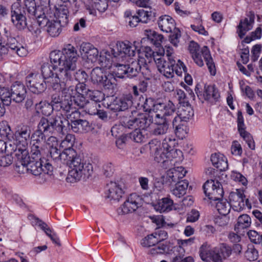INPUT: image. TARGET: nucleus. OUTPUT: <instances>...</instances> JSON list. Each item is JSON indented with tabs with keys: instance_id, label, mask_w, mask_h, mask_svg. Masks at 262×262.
<instances>
[{
	"instance_id": "nucleus-41",
	"label": "nucleus",
	"mask_w": 262,
	"mask_h": 262,
	"mask_svg": "<svg viewBox=\"0 0 262 262\" xmlns=\"http://www.w3.org/2000/svg\"><path fill=\"white\" fill-rule=\"evenodd\" d=\"M35 106L37 111H40L43 115L48 117L47 118L52 116L50 115L53 111L55 110V106L46 101L42 102L41 101L39 103H36Z\"/></svg>"
},
{
	"instance_id": "nucleus-12",
	"label": "nucleus",
	"mask_w": 262,
	"mask_h": 262,
	"mask_svg": "<svg viewBox=\"0 0 262 262\" xmlns=\"http://www.w3.org/2000/svg\"><path fill=\"white\" fill-rule=\"evenodd\" d=\"M143 203V199L137 193H132L117 210L119 215H124L135 211L141 207Z\"/></svg>"
},
{
	"instance_id": "nucleus-49",
	"label": "nucleus",
	"mask_w": 262,
	"mask_h": 262,
	"mask_svg": "<svg viewBox=\"0 0 262 262\" xmlns=\"http://www.w3.org/2000/svg\"><path fill=\"white\" fill-rule=\"evenodd\" d=\"M93 102H90V104L96 105L97 102H99L103 99V94L99 91L90 90L86 95Z\"/></svg>"
},
{
	"instance_id": "nucleus-6",
	"label": "nucleus",
	"mask_w": 262,
	"mask_h": 262,
	"mask_svg": "<svg viewBox=\"0 0 262 262\" xmlns=\"http://www.w3.org/2000/svg\"><path fill=\"white\" fill-rule=\"evenodd\" d=\"M51 65L48 62H44L41 66V71L43 79H47V82L50 83L53 90L56 92H62L64 94L68 93L70 88L68 87L67 82L71 80H63L59 77V66L55 67L53 63Z\"/></svg>"
},
{
	"instance_id": "nucleus-53",
	"label": "nucleus",
	"mask_w": 262,
	"mask_h": 262,
	"mask_svg": "<svg viewBox=\"0 0 262 262\" xmlns=\"http://www.w3.org/2000/svg\"><path fill=\"white\" fill-rule=\"evenodd\" d=\"M107 0H92L91 7L93 9H96L100 12H103L107 8Z\"/></svg>"
},
{
	"instance_id": "nucleus-20",
	"label": "nucleus",
	"mask_w": 262,
	"mask_h": 262,
	"mask_svg": "<svg viewBox=\"0 0 262 262\" xmlns=\"http://www.w3.org/2000/svg\"><path fill=\"white\" fill-rule=\"evenodd\" d=\"M149 145L150 154L154 157L155 161L162 163L168 162L169 155L161 147L160 142L153 140L149 143Z\"/></svg>"
},
{
	"instance_id": "nucleus-52",
	"label": "nucleus",
	"mask_w": 262,
	"mask_h": 262,
	"mask_svg": "<svg viewBox=\"0 0 262 262\" xmlns=\"http://www.w3.org/2000/svg\"><path fill=\"white\" fill-rule=\"evenodd\" d=\"M120 123L126 128L134 129L137 128L136 117H123L120 120Z\"/></svg>"
},
{
	"instance_id": "nucleus-27",
	"label": "nucleus",
	"mask_w": 262,
	"mask_h": 262,
	"mask_svg": "<svg viewBox=\"0 0 262 262\" xmlns=\"http://www.w3.org/2000/svg\"><path fill=\"white\" fill-rule=\"evenodd\" d=\"M70 88V90L68 91H73V89L72 87L68 86ZM59 92V93H60ZM63 94L65 95L64 98L62 99L60 97L59 95L58 94H53L51 96V101L50 103L53 106H55V110L58 111L60 110H62L63 111H68V108H69V102L68 99V94L63 93L61 92Z\"/></svg>"
},
{
	"instance_id": "nucleus-42",
	"label": "nucleus",
	"mask_w": 262,
	"mask_h": 262,
	"mask_svg": "<svg viewBox=\"0 0 262 262\" xmlns=\"http://www.w3.org/2000/svg\"><path fill=\"white\" fill-rule=\"evenodd\" d=\"M71 128L75 133L87 132L90 128L89 123L86 120L77 119L71 124Z\"/></svg>"
},
{
	"instance_id": "nucleus-45",
	"label": "nucleus",
	"mask_w": 262,
	"mask_h": 262,
	"mask_svg": "<svg viewBox=\"0 0 262 262\" xmlns=\"http://www.w3.org/2000/svg\"><path fill=\"white\" fill-rule=\"evenodd\" d=\"M251 224L250 217L246 214L240 215L237 219V224L235 226V229L239 231L241 229H244L249 227Z\"/></svg>"
},
{
	"instance_id": "nucleus-58",
	"label": "nucleus",
	"mask_w": 262,
	"mask_h": 262,
	"mask_svg": "<svg viewBox=\"0 0 262 262\" xmlns=\"http://www.w3.org/2000/svg\"><path fill=\"white\" fill-rule=\"evenodd\" d=\"M78 110L77 108H73L70 109L69 111H64L67 113V117L71 121V124H73L74 121L79 119L80 117V114L78 111Z\"/></svg>"
},
{
	"instance_id": "nucleus-39",
	"label": "nucleus",
	"mask_w": 262,
	"mask_h": 262,
	"mask_svg": "<svg viewBox=\"0 0 262 262\" xmlns=\"http://www.w3.org/2000/svg\"><path fill=\"white\" fill-rule=\"evenodd\" d=\"M173 204V201L170 198L166 197L159 201L156 205V208L161 212H168L172 210Z\"/></svg>"
},
{
	"instance_id": "nucleus-61",
	"label": "nucleus",
	"mask_w": 262,
	"mask_h": 262,
	"mask_svg": "<svg viewBox=\"0 0 262 262\" xmlns=\"http://www.w3.org/2000/svg\"><path fill=\"white\" fill-rule=\"evenodd\" d=\"M13 162V158L9 154H0V166L7 167Z\"/></svg>"
},
{
	"instance_id": "nucleus-32",
	"label": "nucleus",
	"mask_w": 262,
	"mask_h": 262,
	"mask_svg": "<svg viewBox=\"0 0 262 262\" xmlns=\"http://www.w3.org/2000/svg\"><path fill=\"white\" fill-rule=\"evenodd\" d=\"M204 97L211 103L216 102L220 97V93L214 85H205Z\"/></svg>"
},
{
	"instance_id": "nucleus-13",
	"label": "nucleus",
	"mask_w": 262,
	"mask_h": 262,
	"mask_svg": "<svg viewBox=\"0 0 262 262\" xmlns=\"http://www.w3.org/2000/svg\"><path fill=\"white\" fill-rule=\"evenodd\" d=\"M203 189L205 195L210 200L217 201L222 199L223 196V189L221 183L217 181L208 180L204 184Z\"/></svg>"
},
{
	"instance_id": "nucleus-5",
	"label": "nucleus",
	"mask_w": 262,
	"mask_h": 262,
	"mask_svg": "<svg viewBox=\"0 0 262 262\" xmlns=\"http://www.w3.org/2000/svg\"><path fill=\"white\" fill-rule=\"evenodd\" d=\"M15 155L17 158L16 167L18 169L19 172H30L35 176H41L45 179L52 175L53 167L50 163H46L42 168L41 160H31L29 153L26 156L19 153H16Z\"/></svg>"
},
{
	"instance_id": "nucleus-2",
	"label": "nucleus",
	"mask_w": 262,
	"mask_h": 262,
	"mask_svg": "<svg viewBox=\"0 0 262 262\" xmlns=\"http://www.w3.org/2000/svg\"><path fill=\"white\" fill-rule=\"evenodd\" d=\"M57 157L52 159L55 163L66 164L71 168L67 177L70 182L79 181L82 178L88 179L93 172L92 165L86 162L73 148H64L62 151L59 149Z\"/></svg>"
},
{
	"instance_id": "nucleus-33",
	"label": "nucleus",
	"mask_w": 262,
	"mask_h": 262,
	"mask_svg": "<svg viewBox=\"0 0 262 262\" xmlns=\"http://www.w3.org/2000/svg\"><path fill=\"white\" fill-rule=\"evenodd\" d=\"M173 127L174 128L176 135L180 139H183L187 134V126L182 123L178 117H173L172 120Z\"/></svg>"
},
{
	"instance_id": "nucleus-56",
	"label": "nucleus",
	"mask_w": 262,
	"mask_h": 262,
	"mask_svg": "<svg viewBox=\"0 0 262 262\" xmlns=\"http://www.w3.org/2000/svg\"><path fill=\"white\" fill-rule=\"evenodd\" d=\"M170 33L171 34L169 35V40L174 46L177 47L181 36V31L179 28H176Z\"/></svg>"
},
{
	"instance_id": "nucleus-29",
	"label": "nucleus",
	"mask_w": 262,
	"mask_h": 262,
	"mask_svg": "<svg viewBox=\"0 0 262 262\" xmlns=\"http://www.w3.org/2000/svg\"><path fill=\"white\" fill-rule=\"evenodd\" d=\"M194 115L193 110L189 103L181 104L178 108V114L175 112L173 117H178L180 121L187 122Z\"/></svg>"
},
{
	"instance_id": "nucleus-37",
	"label": "nucleus",
	"mask_w": 262,
	"mask_h": 262,
	"mask_svg": "<svg viewBox=\"0 0 262 262\" xmlns=\"http://www.w3.org/2000/svg\"><path fill=\"white\" fill-rule=\"evenodd\" d=\"M186 173V170L182 167H178L177 169H173L168 171L167 173V180L170 183H178L180 182V179L183 178Z\"/></svg>"
},
{
	"instance_id": "nucleus-64",
	"label": "nucleus",
	"mask_w": 262,
	"mask_h": 262,
	"mask_svg": "<svg viewBox=\"0 0 262 262\" xmlns=\"http://www.w3.org/2000/svg\"><path fill=\"white\" fill-rule=\"evenodd\" d=\"M73 76H74L75 80L79 82H85L88 78V74L83 70H78L77 72L74 71Z\"/></svg>"
},
{
	"instance_id": "nucleus-46",
	"label": "nucleus",
	"mask_w": 262,
	"mask_h": 262,
	"mask_svg": "<svg viewBox=\"0 0 262 262\" xmlns=\"http://www.w3.org/2000/svg\"><path fill=\"white\" fill-rule=\"evenodd\" d=\"M163 241V238H160L157 235V233H153L143 238L141 244L144 247L155 246L157 243Z\"/></svg>"
},
{
	"instance_id": "nucleus-19",
	"label": "nucleus",
	"mask_w": 262,
	"mask_h": 262,
	"mask_svg": "<svg viewBox=\"0 0 262 262\" xmlns=\"http://www.w3.org/2000/svg\"><path fill=\"white\" fill-rule=\"evenodd\" d=\"M65 4L58 5L55 6L54 15L57 21H60L63 27L69 23V5L74 3L77 0H61Z\"/></svg>"
},
{
	"instance_id": "nucleus-15",
	"label": "nucleus",
	"mask_w": 262,
	"mask_h": 262,
	"mask_svg": "<svg viewBox=\"0 0 262 262\" xmlns=\"http://www.w3.org/2000/svg\"><path fill=\"white\" fill-rule=\"evenodd\" d=\"M26 84L34 94H40L47 88L43 78L38 73H31L26 77Z\"/></svg>"
},
{
	"instance_id": "nucleus-28",
	"label": "nucleus",
	"mask_w": 262,
	"mask_h": 262,
	"mask_svg": "<svg viewBox=\"0 0 262 262\" xmlns=\"http://www.w3.org/2000/svg\"><path fill=\"white\" fill-rule=\"evenodd\" d=\"M6 45L10 50V53H15L20 57L25 56L27 54V50L14 37L8 38Z\"/></svg>"
},
{
	"instance_id": "nucleus-51",
	"label": "nucleus",
	"mask_w": 262,
	"mask_h": 262,
	"mask_svg": "<svg viewBox=\"0 0 262 262\" xmlns=\"http://www.w3.org/2000/svg\"><path fill=\"white\" fill-rule=\"evenodd\" d=\"M0 135L3 138L10 140L11 137V129L6 121L0 122Z\"/></svg>"
},
{
	"instance_id": "nucleus-3",
	"label": "nucleus",
	"mask_w": 262,
	"mask_h": 262,
	"mask_svg": "<svg viewBox=\"0 0 262 262\" xmlns=\"http://www.w3.org/2000/svg\"><path fill=\"white\" fill-rule=\"evenodd\" d=\"M78 57L77 50L71 44L65 45L61 51H53L50 55L51 63L59 66L57 75L63 80L72 79Z\"/></svg>"
},
{
	"instance_id": "nucleus-60",
	"label": "nucleus",
	"mask_w": 262,
	"mask_h": 262,
	"mask_svg": "<svg viewBox=\"0 0 262 262\" xmlns=\"http://www.w3.org/2000/svg\"><path fill=\"white\" fill-rule=\"evenodd\" d=\"M140 22L143 23H147L150 19L151 12L144 11V10H139L137 12Z\"/></svg>"
},
{
	"instance_id": "nucleus-24",
	"label": "nucleus",
	"mask_w": 262,
	"mask_h": 262,
	"mask_svg": "<svg viewBox=\"0 0 262 262\" xmlns=\"http://www.w3.org/2000/svg\"><path fill=\"white\" fill-rule=\"evenodd\" d=\"M24 4L29 16L36 21L45 14L42 7L37 6L35 0H24Z\"/></svg>"
},
{
	"instance_id": "nucleus-11",
	"label": "nucleus",
	"mask_w": 262,
	"mask_h": 262,
	"mask_svg": "<svg viewBox=\"0 0 262 262\" xmlns=\"http://www.w3.org/2000/svg\"><path fill=\"white\" fill-rule=\"evenodd\" d=\"M153 52V59L157 64L159 72L167 78H172L173 77L174 66L176 63L175 60L173 57L168 58L166 61L164 56L159 55L157 53Z\"/></svg>"
},
{
	"instance_id": "nucleus-30",
	"label": "nucleus",
	"mask_w": 262,
	"mask_h": 262,
	"mask_svg": "<svg viewBox=\"0 0 262 262\" xmlns=\"http://www.w3.org/2000/svg\"><path fill=\"white\" fill-rule=\"evenodd\" d=\"M158 24L160 29L166 33L172 32V30L176 28L174 20L169 15L160 16Z\"/></svg>"
},
{
	"instance_id": "nucleus-48",
	"label": "nucleus",
	"mask_w": 262,
	"mask_h": 262,
	"mask_svg": "<svg viewBox=\"0 0 262 262\" xmlns=\"http://www.w3.org/2000/svg\"><path fill=\"white\" fill-rule=\"evenodd\" d=\"M0 98L4 105L9 106L11 104L12 99L11 98V89L3 86L0 88Z\"/></svg>"
},
{
	"instance_id": "nucleus-1",
	"label": "nucleus",
	"mask_w": 262,
	"mask_h": 262,
	"mask_svg": "<svg viewBox=\"0 0 262 262\" xmlns=\"http://www.w3.org/2000/svg\"><path fill=\"white\" fill-rule=\"evenodd\" d=\"M114 61L117 69L116 76L123 78L136 77L139 72L147 79L151 76L148 63L145 58L147 55L140 52L138 47L129 42H119L116 47L112 50Z\"/></svg>"
},
{
	"instance_id": "nucleus-17",
	"label": "nucleus",
	"mask_w": 262,
	"mask_h": 262,
	"mask_svg": "<svg viewBox=\"0 0 262 262\" xmlns=\"http://www.w3.org/2000/svg\"><path fill=\"white\" fill-rule=\"evenodd\" d=\"M201 54L200 52L191 55L195 63L199 67H202L204 65L203 61L202 59V55L206 63L208 68L212 75L215 74V68L213 61L212 58L211 56L210 51L207 46H204L201 50Z\"/></svg>"
},
{
	"instance_id": "nucleus-7",
	"label": "nucleus",
	"mask_w": 262,
	"mask_h": 262,
	"mask_svg": "<svg viewBox=\"0 0 262 262\" xmlns=\"http://www.w3.org/2000/svg\"><path fill=\"white\" fill-rule=\"evenodd\" d=\"M168 111H165L162 114H156L152 122L155 126L151 131L155 136H161L166 134L169 128V122L171 121L175 115V108L171 109L168 107Z\"/></svg>"
},
{
	"instance_id": "nucleus-35",
	"label": "nucleus",
	"mask_w": 262,
	"mask_h": 262,
	"mask_svg": "<svg viewBox=\"0 0 262 262\" xmlns=\"http://www.w3.org/2000/svg\"><path fill=\"white\" fill-rule=\"evenodd\" d=\"M218 252L215 247H212L207 243L203 244L200 249V255L201 259L205 261H208L212 256Z\"/></svg>"
},
{
	"instance_id": "nucleus-62",
	"label": "nucleus",
	"mask_w": 262,
	"mask_h": 262,
	"mask_svg": "<svg viewBox=\"0 0 262 262\" xmlns=\"http://www.w3.org/2000/svg\"><path fill=\"white\" fill-rule=\"evenodd\" d=\"M175 97L179 101L180 105L189 103L186 100V96L185 92L181 89H177L174 93Z\"/></svg>"
},
{
	"instance_id": "nucleus-4",
	"label": "nucleus",
	"mask_w": 262,
	"mask_h": 262,
	"mask_svg": "<svg viewBox=\"0 0 262 262\" xmlns=\"http://www.w3.org/2000/svg\"><path fill=\"white\" fill-rule=\"evenodd\" d=\"M66 124L69 125V121L60 113L53 114L48 118H41L38 124L37 129L32 135L31 145L44 146L46 135L53 134L56 132L64 134L67 130Z\"/></svg>"
},
{
	"instance_id": "nucleus-14",
	"label": "nucleus",
	"mask_w": 262,
	"mask_h": 262,
	"mask_svg": "<svg viewBox=\"0 0 262 262\" xmlns=\"http://www.w3.org/2000/svg\"><path fill=\"white\" fill-rule=\"evenodd\" d=\"M229 203L233 209L236 211H241L245 205L251 208V204L248 199H245V195L243 190L236 189V191L231 192L229 195Z\"/></svg>"
},
{
	"instance_id": "nucleus-57",
	"label": "nucleus",
	"mask_w": 262,
	"mask_h": 262,
	"mask_svg": "<svg viewBox=\"0 0 262 262\" xmlns=\"http://www.w3.org/2000/svg\"><path fill=\"white\" fill-rule=\"evenodd\" d=\"M245 256L249 261H254L257 259L258 253L254 247H248L245 252Z\"/></svg>"
},
{
	"instance_id": "nucleus-47",
	"label": "nucleus",
	"mask_w": 262,
	"mask_h": 262,
	"mask_svg": "<svg viewBox=\"0 0 262 262\" xmlns=\"http://www.w3.org/2000/svg\"><path fill=\"white\" fill-rule=\"evenodd\" d=\"M212 205H215V207L221 215H228L230 210L231 206L229 202H227L226 200L224 201L222 199Z\"/></svg>"
},
{
	"instance_id": "nucleus-18",
	"label": "nucleus",
	"mask_w": 262,
	"mask_h": 262,
	"mask_svg": "<svg viewBox=\"0 0 262 262\" xmlns=\"http://www.w3.org/2000/svg\"><path fill=\"white\" fill-rule=\"evenodd\" d=\"M40 28H46L48 34L52 37L59 35L61 31V27H63L60 21L57 20H50L45 14L37 21Z\"/></svg>"
},
{
	"instance_id": "nucleus-21",
	"label": "nucleus",
	"mask_w": 262,
	"mask_h": 262,
	"mask_svg": "<svg viewBox=\"0 0 262 262\" xmlns=\"http://www.w3.org/2000/svg\"><path fill=\"white\" fill-rule=\"evenodd\" d=\"M247 16L248 17L241 19L239 25L237 26V33L240 38H243L246 33L252 29L254 23L255 14L254 12L252 11L249 12Z\"/></svg>"
},
{
	"instance_id": "nucleus-22",
	"label": "nucleus",
	"mask_w": 262,
	"mask_h": 262,
	"mask_svg": "<svg viewBox=\"0 0 262 262\" xmlns=\"http://www.w3.org/2000/svg\"><path fill=\"white\" fill-rule=\"evenodd\" d=\"M27 96L26 86L20 82L16 81L11 85V98L16 103L23 102Z\"/></svg>"
},
{
	"instance_id": "nucleus-59",
	"label": "nucleus",
	"mask_w": 262,
	"mask_h": 262,
	"mask_svg": "<svg viewBox=\"0 0 262 262\" xmlns=\"http://www.w3.org/2000/svg\"><path fill=\"white\" fill-rule=\"evenodd\" d=\"M173 68L174 72L178 76H182L183 73H184V75H186V73L187 72V68L183 62H182L180 60H178L177 64L175 63Z\"/></svg>"
},
{
	"instance_id": "nucleus-40",
	"label": "nucleus",
	"mask_w": 262,
	"mask_h": 262,
	"mask_svg": "<svg viewBox=\"0 0 262 262\" xmlns=\"http://www.w3.org/2000/svg\"><path fill=\"white\" fill-rule=\"evenodd\" d=\"M46 144L49 147V152L50 154V157L51 159L53 157L57 158L58 150H59L58 148V142L56 138L53 136L49 137L47 140H46Z\"/></svg>"
},
{
	"instance_id": "nucleus-16",
	"label": "nucleus",
	"mask_w": 262,
	"mask_h": 262,
	"mask_svg": "<svg viewBox=\"0 0 262 262\" xmlns=\"http://www.w3.org/2000/svg\"><path fill=\"white\" fill-rule=\"evenodd\" d=\"M168 107H170L171 110L175 108L174 104L171 101H168L166 103H161L155 101L151 98H146L143 104V110L145 112L149 113L151 111L155 113L159 112L158 114L165 113L166 110L168 111Z\"/></svg>"
},
{
	"instance_id": "nucleus-31",
	"label": "nucleus",
	"mask_w": 262,
	"mask_h": 262,
	"mask_svg": "<svg viewBox=\"0 0 262 262\" xmlns=\"http://www.w3.org/2000/svg\"><path fill=\"white\" fill-rule=\"evenodd\" d=\"M108 190L106 197L111 200L119 201L122 198L123 190L116 182H111L107 184Z\"/></svg>"
},
{
	"instance_id": "nucleus-26",
	"label": "nucleus",
	"mask_w": 262,
	"mask_h": 262,
	"mask_svg": "<svg viewBox=\"0 0 262 262\" xmlns=\"http://www.w3.org/2000/svg\"><path fill=\"white\" fill-rule=\"evenodd\" d=\"M133 104V97L130 94L116 98L110 105L111 109L114 111H123L127 110Z\"/></svg>"
},
{
	"instance_id": "nucleus-43",
	"label": "nucleus",
	"mask_w": 262,
	"mask_h": 262,
	"mask_svg": "<svg viewBox=\"0 0 262 262\" xmlns=\"http://www.w3.org/2000/svg\"><path fill=\"white\" fill-rule=\"evenodd\" d=\"M44 146H40L32 144L31 146L30 159L35 160H41L45 155Z\"/></svg>"
},
{
	"instance_id": "nucleus-54",
	"label": "nucleus",
	"mask_w": 262,
	"mask_h": 262,
	"mask_svg": "<svg viewBox=\"0 0 262 262\" xmlns=\"http://www.w3.org/2000/svg\"><path fill=\"white\" fill-rule=\"evenodd\" d=\"M129 138L136 142L141 143L145 139V136L142 130L136 128L129 134Z\"/></svg>"
},
{
	"instance_id": "nucleus-63",
	"label": "nucleus",
	"mask_w": 262,
	"mask_h": 262,
	"mask_svg": "<svg viewBox=\"0 0 262 262\" xmlns=\"http://www.w3.org/2000/svg\"><path fill=\"white\" fill-rule=\"evenodd\" d=\"M229 220V217L227 215H221L215 218L214 222L219 226L225 227L228 224Z\"/></svg>"
},
{
	"instance_id": "nucleus-36",
	"label": "nucleus",
	"mask_w": 262,
	"mask_h": 262,
	"mask_svg": "<svg viewBox=\"0 0 262 262\" xmlns=\"http://www.w3.org/2000/svg\"><path fill=\"white\" fill-rule=\"evenodd\" d=\"M212 165L220 171H224L228 168L227 158L222 155L212 154L210 158Z\"/></svg>"
},
{
	"instance_id": "nucleus-9",
	"label": "nucleus",
	"mask_w": 262,
	"mask_h": 262,
	"mask_svg": "<svg viewBox=\"0 0 262 262\" xmlns=\"http://www.w3.org/2000/svg\"><path fill=\"white\" fill-rule=\"evenodd\" d=\"M31 134V128L29 126L23 125L18 126L13 134L12 138L16 141L17 149L16 153L26 156L28 154L27 150Z\"/></svg>"
},
{
	"instance_id": "nucleus-34",
	"label": "nucleus",
	"mask_w": 262,
	"mask_h": 262,
	"mask_svg": "<svg viewBox=\"0 0 262 262\" xmlns=\"http://www.w3.org/2000/svg\"><path fill=\"white\" fill-rule=\"evenodd\" d=\"M137 128L143 130L152 123L154 118L149 114H139L136 117ZM145 132V130H144Z\"/></svg>"
},
{
	"instance_id": "nucleus-50",
	"label": "nucleus",
	"mask_w": 262,
	"mask_h": 262,
	"mask_svg": "<svg viewBox=\"0 0 262 262\" xmlns=\"http://www.w3.org/2000/svg\"><path fill=\"white\" fill-rule=\"evenodd\" d=\"M155 247L150 250L151 254H162L168 250L169 247L167 242H160Z\"/></svg>"
},
{
	"instance_id": "nucleus-10",
	"label": "nucleus",
	"mask_w": 262,
	"mask_h": 262,
	"mask_svg": "<svg viewBox=\"0 0 262 262\" xmlns=\"http://www.w3.org/2000/svg\"><path fill=\"white\" fill-rule=\"evenodd\" d=\"M10 16L12 23L18 30H22L27 27L26 12L19 3H14L11 5Z\"/></svg>"
},
{
	"instance_id": "nucleus-55",
	"label": "nucleus",
	"mask_w": 262,
	"mask_h": 262,
	"mask_svg": "<svg viewBox=\"0 0 262 262\" xmlns=\"http://www.w3.org/2000/svg\"><path fill=\"white\" fill-rule=\"evenodd\" d=\"M75 138L74 135L72 134H67L64 139L60 143V147L63 149L67 148H72L74 144Z\"/></svg>"
},
{
	"instance_id": "nucleus-8",
	"label": "nucleus",
	"mask_w": 262,
	"mask_h": 262,
	"mask_svg": "<svg viewBox=\"0 0 262 262\" xmlns=\"http://www.w3.org/2000/svg\"><path fill=\"white\" fill-rule=\"evenodd\" d=\"M92 82L104 89L112 90L116 85V79L113 74L106 73L101 68H94L90 74Z\"/></svg>"
},
{
	"instance_id": "nucleus-38",
	"label": "nucleus",
	"mask_w": 262,
	"mask_h": 262,
	"mask_svg": "<svg viewBox=\"0 0 262 262\" xmlns=\"http://www.w3.org/2000/svg\"><path fill=\"white\" fill-rule=\"evenodd\" d=\"M188 184L189 183L186 180L178 182L175 187L171 190L172 193L177 198H181L186 194Z\"/></svg>"
},
{
	"instance_id": "nucleus-23",
	"label": "nucleus",
	"mask_w": 262,
	"mask_h": 262,
	"mask_svg": "<svg viewBox=\"0 0 262 262\" xmlns=\"http://www.w3.org/2000/svg\"><path fill=\"white\" fill-rule=\"evenodd\" d=\"M68 99L69 102V108L70 109L76 108L77 109L84 108L87 105H90V102L85 98L84 95L80 94L71 93L70 91L68 94Z\"/></svg>"
},
{
	"instance_id": "nucleus-44",
	"label": "nucleus",
	"mask_w": 262,
	"mask_h": 262,
	"mask_svg": "<svg viewBox=\"0 0 262 262\" xmlns=\"http://www.w3.org/2000/svg\"><path fill=\"white\" fill-rule=\"evenodd\" d=\"M144 34L156 47H159L160 46L163 39V37L162 35L159 34L155 31L151 30H145L144 31Z\"/></svg>"
},
{
	"instance_id": "nucleus-25",
	"label": "nucleus",
	"mask_w": 262,
	"mask_h": 262,
	"mask_svg": "<svg viewBox=\"0 0 262 262\" xmlns=\"http://www.w3.org/2000/svg\"><path fill=\"white\" fill-rule=\"evenodd\" d=\"M30 217H31L30 220H32L33 225H38L54 244L59 247L61 246L59 238L56 233L53 232L45 222L33 215H31Z\"/></svg>"
}]
</instances>
